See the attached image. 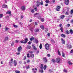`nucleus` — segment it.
Segmentation results:
<instances>
[{
  "label": "nucleus",
  "instance_id": "aec40b11",
  "mask_svg": "<svg viewBox=\"0 0 73 73\" xmlns=\"http://www.w3.org/2000/svg\"><path fill=\"white\" fill-rule=\"evenodd\" d=\"M34 31L36 32H39V29H36L34 30Z\"/></svg>",
  "mask_w": 73,
  "mask_h": 73
},
{
  "label": "nucleus",
  "instance_id": "b1692460",
  "mask_svg": "<svg viewBox=\"0 0 73 73\" xmlns=\"http://www.w3.org/2000/svg\"><path fill=\"white\" fill-rule=\"evenodd\" d=\"M30 57H31V58H33V57H34V54H30Z\"/></svg>",
  "mask_w": 73,
  "mask_h": 73
},
{
  "label": "nucleus",
  "instance_id": "a19ab883",
  "mask_svg": "<svg viewBox=\"0 0 73 73\" xmlns=\"http://www.w3.org/2000/svg\"><path fill=\"white\" fill-rule=\"evenodd\" d=\"M64 72H65V73H67V72H68V71L64 69Z\"/></svg>",
  "mask_w": 73,
  "mask_h": 73
},
{
  "label": "nucleus",
  "instance_id": "a878e982",
  "mask_svg": "<svg viewBox=\"0 0 73 73\" xmlns=\"http://www.w3.org/2000/svg\"><path fill=\"white\" fill-rule=\"evenodd\" d=\"M70 34L71 35H72L73 34V30L72 29H71L70 30Z\"/></svg>",
  "mask_w": 73,
  "mask_h": 73
},
{
  "label": "nucleus",
  "instance_id": "bb28decb",
  "mask_svg": "<svg viewBox=\"0 0 73 73\" xmlns=\"http://www.w3.org/2000/svg\"><path fill=\"white\" fill-rule=\"evenodd\" d=\"M58 53L59 56H61V53H60V52L59 50H58Z\"/></svg>",
  "mask_w": 73,
  "mask_h": 73
},
{
  "label": "nucleus",
  "instance_id": "603ef678",
  "mask_svg": "<svg viewBox=\"0 0 73 73\" xmlns=\"http://www.w3.org/2000/svg\"><path fill=\"white\" fill-rule=\"evenodd\" d=\"M73 13V10L72 9L71 10V11H70V13L71 14H72V13Z\"/></svg>",
  "mask_w": 73,
  "mask_h": 73
},
{
  "label": "nucleus",
  "instance_id": "2eb2a0df",
  "mask_svg": "<svg viewBox=\"0 0 73 73\" xmlns=\"http://www.w3.org/2000/svg\"><path fill=\"white\" fill-rule=\"evenodd\" d=\"M32 46L34 49L35 50H37V48H36V47H35V46L34 45V44H33Z\"/></svg>",
  "mask_w": 73,
  "mask_h": 73
},
{
  "label": "nucleus",
  "instance_id": "4c0bfd02",
  "mask_svg": "<svg viewBox=\"0 0 73 73\" xmlns=\"http://www.w3.org/2000/svg\"><path fill=\"white\" fill-rule=\"evenodd\" d=\"M45 2H46V3H49L50 1H49V0H46L45 1Z\"/></svg>",
  "mask_w": 73,
  "mask_h": 73
},
{
  "label": "nucleus",
  "instance_id": "412c9836",
  "mask_svg": "<svg viewBox=\"0 0 73 73\" xmlns=\"http://www.w3.org/2000/svg\"><path fill=\"white\" fill-rule=\"evenodd\" d=\"M11 13V11H8L6 13V14H10Z\"/></svg>",
  "mask_w": 73,
  "mask_h": 73
},
{
  "label": "nucleus",
  "instance_id": "f8f14e48",
  "mask_svg": "<svg viewBox=\"0 0 73 73\" xmlns=\"http://www.w3.org/2000/svg\"><path fill=\"white\" fill-rule=\"evenodd\" d=\"M21 9L22 11H25V6H23L21 7Z\"/></svg>",
  "mask_w": 73,
  "mask_h": 73
},
{
  "label": "nucleus",
  "instance_id": "7c9ffc66",
  "mask_svg": "<svg viewBox=\"0 0 73 73\" xmlns=\"http://www.w3.org/2000/svg\"><path fill=\"white\" fill-rule=\"evenodd\" d=\"M38 15V13H36L34 15V16L35 17H36Z\"/></svg>",
  "mask_w": 73,
  "mask_h": 73
},
{
  "label": "nucleus",
  "instance_id": "473e14b6",
  "mask_svg": "<svg viewBox=\"0 0 73 73\" xmlns=\"http://www.w3.org/2000/svg\"><path fill=\"white\" fill-rule=\"evenodd\" d=\"M38 19L40 20V19H41V16H39L38 17Z\"/></svg>",
  "mask_w": 73,
  "mask_h": 73
},
{
  "label": "nucleus",
  "instance_id": "5701e85b",
  "mask_svg": "<svg viewBox=\"0 0 73 73\" xmlns=\"http://www.w3.org/2000/svg\"><path fill=\"white\" fill-rule=\"evenodd\" d=\"M27 48L28 49H31V47L30 46L27 45Z\"/></svg>",
  "mask_w": 73,
  "mask_h": 73
},
{
  "label": "nucleus",
  "instance_id": "c03bdc74",
  "mask_svg": "<svg viewBox=\"0 0 73 73\" xmlns=\"http://www.w3.org/2000/svg\"><path fill=\"white\" fill-rule=\"evenodd\" d=\"M49 71L50 73H52V72H53V70H51L50 69L49 70Z\"/></svg>",
  "mask_w": 73,
  "mask_h": 73
},
{
  "label": "nucleus",
  "instance_id": "20e7f679",
  "mask_svg": "<svg viewBox=\"0 0 73 73\" xmlns=\"http://www.w3.org/2000/svg\"><path fill=\"white\" fill-rule=\"evenodd\" d=\"M60 8H61V7L59 6H57L56 10L57 11H60Z\"/></svg>",
  "mask_w": 73,
  "mask_h": 73
},
{
  "label": "nucleus",
  "instance_id": "0eeeda50",
  "mask_svg": "<svg viewBox=\"0 0 73 73\" xmlns=\"http://www.w3.org/2000/svg\"><path fill=\"white\" fill-rule=\"evenodd\" d=\"M61 41H62V44H65V41L64 40V39L62 38H61Z\"/></svg>",
  "mask_w": 73,
  "mask_h": 73
},
{
  "label": "nucleus",
  "instance_id": "6ab92c4d",
  "mask_svg": "<svg viewBox=\"0 0 73 73\" xmlns=\"http://www.w3.org/2000/svg\"><path fill=\"white\" fill-rule=\"evenodd\" d=\"M69 10H67V11L65 13V15H68L69 14Z\"/></svg>",
  "mask_w": 73,
  "mask_h": 73
},
{
  "label": "nucleus",
  "instance_id": "58836bf2",
  "mask_svg": "<svg viewBox=\"0 0 73 73\" xmlns=\"http://www.w3.org/2000/svg\"><path fill=\"white\" fill-rule=\"evenodd\" d=\"M39 48L40 49H41L42 48V44H40L39 46Z\"/></svg>",
  "mask_w": 73,
  "mask_h": 73
},
{
  "label": "nucleus",
  "instance_id": "49530a36",
  "mask_svg": "<svg viewBox=\"0 0 73 73\" xmlns=\"http://www.w3.org/2000/svg\"><path fill=\"white\" fill-rule=\"evenodd\" d=\"M45 32H47L48 31V29L47 28H46L45 29Z\"/></svg>",
  "mask_w": 73,
  "mask_h": 73
},
{
  "label": "nucleus",
  "instance_id": "338daca9",
  "mask_svg": "<svg viewBox=\"0 0 73 73\" xmlns=\"http://www.w3.org/2000/svg\"><path fill=\"white\" fill-rule=\"evenodd\" d=\"M31 41H29L28 43V44H29V45H30V44H31Z\"/></svg>",
  "mask_w": 73,
  "mask_h": 73
},
{
  "label": "nucleus",
  "instance_id": "37998d69",
  "mask_svg": "<svg viewBox=\"0 0 73 73\" xmlns=\"http://www.w3.org/2000/svg\"><path fill=\"white\" fill-rule=\"evenodd\" d=\"M43 4H44V2H43V1H41L40 2V4L41 5H43Z\"/></svg>",
  "mask_w": 73,
  "mask_h": 73
},
{
  "label": "nucleus",
  "instance_id": "ea45409f",
  "mask_svg": "<svg viewBox=\"0 0 73 73\" xmlns=\"http://www.w3.org/2000/svg\"><path fill=\"white\" fill-rule=\"evenodd\" d=\"M31 11L32 13H34L35 12V10L33 9H32Z\"/></svg>",
  "mask_w": 73,
  "mask_h": 73
},
{
  "label": "nucleus",
  "instance_id": "c756f323",
  "mask_svg": "<svg viewBox=\"0 0 73 73\" xmlns=\"http://www.w3.org/2000/svg\"><path fill=\"white\" fill-rule=\"evenodd\" d=\"M62 56L63 57H65V54L63 52H62Z\"/></svg>",
  "mask_w": 73,
  "mask_h": 73
},
{
  "label": "nucleus",
  "instance_id": "e433bc0d",
  "mask_svg": "<svg viewBox=\"0 0 73 73\" xmlns=\"http://www.w3.org/2000/svg\"><path fill=\"white\" fill-rule=\"evenodd\" d=\"M40 68L41 69L43 68V64H41Z\"/></svg>",
  "mask_w": 73,
  "mask_h": 73
},
{
  "label": "nucleus",
  "instance_id": "a211bd4d",
  "mask_svg": "<svg viewBox=\"0 0 73 73\" xmlns=\"http://www.w3.org/2000/svg\"><path fill=\"white\" fill-rule=\"evenodd\" d=\"M64 17H65V16H64V15H61L60 17V19H64Z\"/></svg>",
  "mask_w": 73,
  "mask_h": 73
},
{
  "label": "nucleus",
  "instance_id": "4be33fe9",
  "mask_svg": "<svg viewBox=\"0 0 73 73\" xmlns=\"http://www.w3.org/2000/svg\"><path fill=\"white\" fill-rule=\"evenodd\" d=\"M40 28L42 29H44V25H42L40 26Z\"/></svg>",
  "mask_w": 73,
  "mask_h": 73
},
{
  "label": "nucleus",
  "instance_id": "f257e3e1",
  "mask_svg": "<svg viewBox=\"0 0 73 73\" xmlns=\"http://www.w3.org/2000/svg\"><path fill=\"white\" fill-rule=\"evenodd\" d=\"M28 38H26L25 39V41L24 40H22L20 42L21 43H23L24 44H26L27 42H28Z\"/></svg>",
  "mask_w": 73,
  "mask_h": 73
},
{
  "label": "nucleus",
  "instance_id": "2f4dec72",
  "mask_svg": "<svg viewBox=\"0 0 73 73\" xmlns=\"http://www.w3.org/2000/svg\"><path fill=\"white\" fill-rule=\"evenodd\" d=\"M43 69L44 70H46V66H44L43 67Z\"/></svg>",
  "mask_w": 73,
  "mask_h": 73
},
{
  "label": "nucleus",
  "instance_id": "3c124183",
  "mask_svg": "<svg viewBox=\"0 0 73 73\" xmlns=\"http://www.w3.org/2000/svg\"><path fill=\"white\" fill-rule=\"evenodd\" d=\"M8 30H9V28L7 27H6L5 31H8Z\"/></svg>",
  "mask_w": 73,
  "mask_h": 73
},
{
  "label": "nucleus",
  "instance_id": "5fc2aeb1",
  "mask_svg": "<svg viewBox=\"0 0 73 73\" xmlns=\"http://www.w3.org/2000/svg\"><path fill=\"white\" fill-rule=\"evenodd\" d=\"M14 44V42H12L11 44V46H13V45Z\"/></svg>",
  "mask_w": 73,
  "mask_h": 73
},
{
  "label": "nucleus",
  "instance_id": "4468645a",
  "mask_svg": "<svg viewBox=\"0 0 73 73\" xmlns=\"http://www.w3.org/2000/svg\"><path fill=\"white\" fill-rule=\"evenodd\" d=\"M14 65L15 66L17 65V61L16 60H15L14 61Z\"/></svg>",
  "mask_w": 73,
  "mask_h": 73
},
{
  "label": "nucleus",
  "instance_id": "de8ad7c7",
  "mask_svg": "<svg viewBox=\"0 0 73 73\" xmlns=\"http://www.w3.org/2000/svg\"><path fill=\"white\" fill-rule=\"evenodd\" d=\"M39 72H41V73H43V72H44V71L42 70H40Z\"/></svg>",
  "mask_w": 73,
  "mask_h": 73
},
{
  "label": "nucleus",
  "instance_id": "774afa93",
  "mask_svg": "<svg viewBox=\"0 0 73 73\" xmlns=\"http://www.w3.org/2000/svg\"><path fill=\"white\" fill-rule=\"evenodd\" d=\"M55 2V0H53L52 1V3H54Z\"/></svg>",
  "mask_w": 73,
  "mask_h": 73
},
{
  "label": "nucleus",
  "instance_id": "c85d7f7f",
  "mask_svg": "<svg viewBox=\"0 0 73 73\" xmlns=\"http://www.w3.org/2000/svg\"><path fill=\"white\" fill-rule=\"evenodd\" d=\"M68 64H69L70 65H72V62L70 61H69L68 62Z\"/></svg>",
  "mask_w": 73,
  "mask_h": 73
},
{
  "label": "nucleus",
  "instance_id": "4d7b16f0",
  "mask_svg": "<svg viewBox=\"0 0 73 73\" xmlns=\"http://www.w3.org/2000/svg\"><path fill=\"white\" fill-rule=\"evenodd\" d=\"M27 63H29V62H30V60H29L28 59L27 60Z\"/></svg>",
  "mask_w": 73,
  "mask_h": 73
},
{
  "label": "nucleus",
  "instance_id": "f704fd0d",
  "mask_svg": "<svg viewBox=\"0 0 73 73\" xmlns=\"http://www.w3.org/2000/svg\"><path fill=\"white\" fill-rule=\"evenodd\" d=\"M60 30L61 31V32H63V31H64L63 30V28L62 27H61Z\"/></svg>",
  "mask_w": 73,
  "mask_h": 73
},
{
  "label": "nucleus",
  "instance_id": "e2e57ef3",
  "mask_svg": "<svg viewBox=\"0 0 73 73\" xmlns=\"http://www.w3.org/2000/svg\"><path fill=\"white\" fill-rule=\"evenodd\" d=\"M6 19H9V16H7L6 17Z\"/></svg>",
  "mask_w": 73,
  "mask_h": 73
},
{
  "label": "nucleus",
  "instance_id": "6e6552de",
  "mask_svg": "<svg viewBox=\"0 0 73 73\" xmlns=\"http://www.w3.org/2000/svg\"><path fill=\"white\" fill-rule=\"evenodd\" d=\"M40 1H36V7H38L40 6Z\"/></svg>",
  "mask_w": 73,
  "mask_h": 73
},
{
  "label": "nucleus",
  "instance_id": "bf43d9fd",
  "mask_svg": "<svg viewBox=\"0 0 73 73\" xmlns=\"http://www.w3.org/2000/svg\"><path fill=\"white\" fill-rule=\"evenodd\" d=\"M30 31H31L32 32H33V29H30Z\"/></svg>",
  "mask_w": 73,
  "mask_h": 73
},
{
  "label": "nucleus",
  "instance_id": "69168bd1",
  "mask_svg": "<svg viewBox=\"0 0 73 73\" xmlns=\"http://www.w3.org/2000/svg\"><path fill=\"white\" fill-rule=\"evenodd\" d=\"M29 53H30V54H32V53H33V51H30Z\"/></svg>",
  "mask_w": 73,
  "mask_h": 73
},
{
  "label": "nucleus",
  "instance_id": "f3484780",
  "mask_svg": "<svg viewBox=\"0 0 73 73\" xmlns=\"http://www.w3.org/2000/svg\"><path fill=\"white\" fill-rule=\"evenodd\" d=\"M61 37H63L64 38H65V37H66V36H65V35L64 34H62L61 35Z\"/></svg>",
  "mask_w": 73,
  "mask_h": 73
},
{
  "label": "nucleus",
  "instance_id": "680f3d73",
  "mask_svg": "<svg viewBox=\"0 0 73 73\" xmlns=\"http://www.w3.org/2000/svg\"><path fill=\"white\" fill-rule=\"evenodd\" d=\"M29 66H26V69H29Z\"/></svg>",
  "mask_w": 73,
  "mask_h": 73
},
{
  "label": "nucleus",
  "instance_id": "09e8293b",
  "mask_svg": "<svg viewBox=\"0 0 73 73\" xmlns=\"http://www.w3.org/2000/svg\"><path fill=\"white\" fill-rule=\"evenodd\" d=\"M34 9L35 11H37V7H35L34 8Z\"/></svg>",
  "mask_w": 73,
  "mask_h": 73
},
{
  "label": "nucleus",
  "instance_id": "cd10ccee",
  "mask_svg": "<svg viewBox=\"0 0 73 73\" xmlns=\"http://www.w3.org/2000/svg\"><path fill=\"white\" fill-rule=\"evenodd\" d=\"M43 60L44 61H45V62H46V61H47V59L46 57L44 58Z\"/></svg>",
  "mask_w": 73,
  "mask_h": 73
},
{
  "label": "nucleus",
  "instance_id": "423d86ee",
  "mask_svg": "<svg viewBox=\"0 0 73 73\" xmlns=\"http://www.w3.org/2000/svg\"><path fill=\"white\" fill-rule=\"evenodd\" d=\"M56 62L58 63H60V59L59 58H57L56 59Z\"/></svg>",
  "mask_w": 73,
  "mask_h": 73
},
{
  "label": "nucleus",
  "instance_id": "8fccbe9b",
  "mask_svg": "<svg viewBox=\"0 0 73 73\" xmlns=\"http://www.w3.org/2000/svg\"><path fill=\"white\" fill-rule=\"evenodd\" d=\"M70 23L71 24H73V19H71L70 21Z\"/></svg>",
  "mask_w": 73,
  "mask_h": 73
},
{
  "label": "nucleus",
  "instance_id": "864d4df0",
  "mask_svg": "<svg viewBox=\"0 0 73 73\" xmlns=\"http://www.w3.org/2000/svg\"><path fill=\"white\" fill-rule=\"evenodd\" d=\"M41 19V21H42V22H43L44 21V18H42Z\"/></svg>",
  "mask_w": 73,
  "mask_h": 73
},
{
  "label": "nucleus",
  "instance_id": "1a4fd4ad",
  "mask_svg": "<svg viewBox=\"0 0 73 73\" xmlns=\"http://www.w3.org/2000/svg\"><path fill=\"white\" fill-rule=\"evenodd\" d=\"M32 70H33V72L34 73H36V71H37V68H35V69L34 68H33L32 69ZM35 70H36L35 71Z\"/></svg>",
  "mask_w": 73,
  "mask_h": 73
},
{
  "label": "nucleus",
  "instance_id": "13d9d810",
  "mask_svg": "<svg viewBox=\"0 0 73 73\" xmlns=\"http://www.w3.org/2000/svg\"><path fill=\"white\" fill-rule=\"evenodd\" d=\"M0 18H1V17H3V14H0Z\"/></svg>",
  "mask_w": 73,
  "mask_h": 73
},
{
  "label": "nucleus",
  "instance_id": "c9c22d12",
  "mask_svg": "<svg viewBox=\"0 0 73 73\" xmlns=\"http://www.w3.org/2000/svg\"><path fill=\"white\" fill-rule=\"evenodd\" d=\"M66 33L67 35L69 34V31H66Z\"/></svg>",
  "mask_w": 73,
  "mask_h": 73
},
{
  "label": "nucleus",
  "instance_id": "6e6d98bb",
  "mask_svg": "<svg viewBox=\"0 0 73 73\" xmlns=\"http://www.w3.org/2000/svg\"><path fill=\"white\" fill-rule=\"evenodd\" d=\"M30 57V56L29 55V54H27V57Z\"/></svg>",
  "mask_w": 73,
  "mask_h": 73
},
{
  "label": "nucleus",
  "instance_id": "dca6fc26",
  "mask_svg": "<svg viewBox=\"0 0 73 73\" xmlns=\"http://www.w3.org/2000/svg\"><path fill=\"white\" fill-rule=\"evenodd\" d=\"M8 39H9V38L7 36H6L5 37V39L4 40V41H7V40H8Z\"/></svg>",
  "mask_w": 73,
  "mask_h": 73
},
{
  "label": "nucleus",
  "instance_id": "a18cd8bd",
  "mask_svg": "<svg viewBox=\"0 0 73 73\" xmlns=\"http://www.w3.org/2000/svg\"><path fill=\"white\" fill-rule=\"evenodd\" d=\"M16 73H20V71L16 70L15 71Z\"/></svg>",
  "mask_w": 73,
  "mask_h": 73
},
{
  "label": "nucleus",
  "instance_id": "39448f33",
  "mask_svg": "<svg viewBox=\"0 0 73 73\" xmlns=\"http://www.w3.org/2000/svg\"><path fill=\"white\" fill-rule=\"evenodd\" d=\"M66 46L68 47L67 48V49H71V48H72V46H71L70 44H66Z\"/></svg>",
  "mask_w": 73,
  "mask_h": 73
},
{
  "label": "nucleus",
  "instance_id": "79ce46f5",
  "mask_svg": "<svg viewBox=\"0 0 73 73\" xmlns=\"http://www.w3.org/2000/svg\"><path fill=\"white\" fill-rule=\"evenodd\" d=\"M52 61L53 62H54V63L55 62V60H54V59H52Z\"/></svg>",
  "mask_w": 73,
  "mask_h": 73
},
{
  "label": "nucleus",
  "instance_id": "72a5a7b5",
  "mask_svg": "<svg viewBox=\"0 0 73 73\" xmlns=\"http://www.w3.org/2000/svg\"><path fill=\"white\" fill-rule=\"evenodd\" d=\"M20 51H18V52L17 53V54L18 56H19V55H20Z\"/></svg>",
  "mask_w": 73,
  "mask_h": 73
},
{
  "label": "nucleus",
  "instance_id": "0e129e2a",
  "mask_svg": "<svg viewBox=\"0 0 73 73\" xmlns=\"http://www.w3.org/2000/svg\"><path fill=\"white\" fill-rule=\"evenodd\" d=\"M19 42V40H16L15 41V42L16 43H17V42Z\"/></svg>",
  "mask_w": 73,
  "mask_h": 73
},
{
  "label": "nucleus",
  "instance_id": "ddd939ff",
  "mask_svg": "<svg viewBox=\"0 0 73 73\" xmlns=\"http://www.w3.org/2000/svg\"><path fill=\"white\" fill-rule=\"evenodd\" d=\"M3 8H7L8 7H7V5L5 4H4L3 5Z\"/></svg>",
  "mask_w": 73,
  "mask_h": 73
},
{
  "label": "nucleus",
  "instance_id": "f03ea898",
  "mask_svg": "<svg viewBox=\"0 0 73 73\" xmlns=\"http://www.w3.org/2000/svg\"><path fill=\"white\" fill-rule=\"evenodd\" d=\"M45 47L46 50H49V45L48 43H46L45 44Z\"/></svg>",
  "mask_w": 73,
  "mask_h": 73
},
{
  "label": "nucleus",
  "instance_id": "9b49d317",
  "mask_svg": "<svg viewBox=\"0 0 73 73\" xmlns=\"http://www.w3.org/2000/svg\"><path fill=\"white\" fill-rule=\"evenodd\" d=\"M65 4H66V5H68V4H69V0H65Z\"/></svg>",
  "mask_w": 73,
  "mask_h": 73
},
{
  "label": "nucleus",
  "instance_id": "393cba45",
  "mask_svg": "<svg viewBox=\"0 0 73 73\" xmlns=\"http://www.w3.org/2000/svg\"><path fill=\"white\" fill-rule=\"evenodd\" d=\"M35 43L36 44H38V41L37 39L35 40Z\"/></svg>",
  "mask_w": 73,
  "mask_h": 73
},
{
  "label": "nucleus",
  "instance_id": "7ed1b4c3",
  "mask_svg": "<svg viewBox=\"0 0 73 73\" xmlns=\"http://www.w3.org/2000/svg\"><path fill=\"white\" fill-rule=\"evenodd\" d=\"M13 58H11V61L9 62V64L11 66H12V64H13Z\"/></svg>",
  "mask_w": 73,
  "mask_h": 73
},
{
  "label": "nucleus",
  "instance_id": "052dcab7",
  "mask_svg": "<svg viewBox=\"0 0 73 73\" xmlns=\"http://www.w3.org/2000/svg\"><path fill=\"white\" fill-rule=\"evenodd\" d=\"M47 35L48 36V37H50V33H48L47 34Z\"/></svg>",
  "mask_w": 73,
  "mask_h": 73
},
{
  "label": "nucleus",
  "instance_id": "9d476101",
  "mask_svg": "<svg viewBox=\"0 0 73 73\" xmlns=\"http://www.w3.org/2000/svg\"><path fill=\"white\" fill-rule=\"evenodd\" d=\"M21 49H22V47L21 46H19L18 48L17 51H18L19 52H20Z\"/></svg>",
  "mask_w": 73,
  "mask_h": 73
}]
</instances>
